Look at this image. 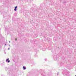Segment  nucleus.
<instances>
[{"instance_id": "1", "label": "nucleus", "mask_w": 76, "mask_h": 76, "mask_svg": "<svg viewBox=\"0 0 76 76\" xmlns=\"http://www.w3.org/2000/svg\"><path fill=\"white\" fill-rule=\"evenodd\" d=\"M17 6L15 7V9L14 10H15V11H16V10H17Z\"/></svg>"}, {"instance_id": "2", "label": "nucleus", "mask_w": 76, "mask_h": 76, "mask_svg": "<svg viewBox=\"0 0 76 76\" xmlns=\"http://www.w3.org/2000/svg\"><path fill=\"white\" fill-rule=\"evenodd\" d=\"M23 69L25 70V69H26V67H25V66H23Z\"/></svg>"}, {"instance_id": "3", "label": "nucleus", "mask_w": 76, "mask_h": 76, "mask_svg": "<svg viewBox=\"0 0 76 76\" xmlns=\"http://www.w3.org/2000/svg\"><path fill=\"white\" fill-rule=\"evenodd\" d=\"M9 60V58H8L6 60V61H7Z\"/></svg>"}, {"instance_id": "4", "label": "nucleus", "mask_w": 76, "mask_h": 76, "mask_svg": "<svg viewBox=\"0 0 76 76\" xmlns=\"http://www.w3.org/2000/svg\"><path fill=\"white\" fill-rule=\"evenodd\" d=\"M15 41H17V38H16L15 39Z\"/></svg>"}, {"instance_id": "5", "label": "nucleus", "mask_w": 76, "mask_h": 76, "mask_svg": "<svg viewBox=\"0 0 76 76\" xmlns=\"http://www.w3.org/2000/svg\"><path fill=\"white\" fill-rule=\"evenodd\" d=\"M10 62V60H8V63H9Z\"/></svg>"}, {"instance_id": "6", "label": "nucleus", "mask_w": 76, "mask_h": 76, "mask_svg": "<svg viewBox=\"0 0 76 76\" xmlns=\"http://www.w3.org/2000/svg\"><path fill=\"white\" fill-rule=\"evenodd\" d=\"M9 42H10V41H9Z\"/></svg>"}, {"instance_id": "7", "label": "nucleus", "mask_w": 76, "mask_h": 76, "mask_svg": "<svg viewBox=\"0 0 76 76\" xmlns=\"http://www.w3.org/2000/svg\"><path fill=\"white\" fill-rule=\"evenodd\" d=\"M8 50H9V48H8Z\"/></svg>"}, {"instance_id": "8", "label": "nucleus", "mask_w": 76, "mask_h": 76, "mask_svg": "<svg viewBox=\"0 0 76 76\" xmlns=\"http://www.w3.org/2000/svg\"><path fill=\"white\" fill-rule=\"evenodd\" d=\"M65 3H66V2H65Z\"/></svg>"}, {"instance_id": "9", "label": "nucleus", "mask_w": 76, "mask_h": 76, "mask_svg": "<svg viewBox=\"0 0 76 76\" xmlns=\"http://www.w3.org/2000/svg\"><path fill=\"white\" fill-rule=\"evenodd\" d=\"M5 45H6L5 44Z\"/></svg>"}, {"instance_id": "10", "label": "nucleus", "mask_w": 76, "mask_h": 76, "mask_svg": "<svg viewBox=\"0 0 76 76\" xmlns=\"http://www.w3.org/2000/svg\"><path fill=\"white\" fill-rule=\"evenodd\" d=\"M75 76H76V75H75Z\"/></svg>"}]
</instances>
